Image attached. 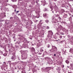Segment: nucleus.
Returning <instances> with one entry per match:
<instances>
[{
    "label": "nucleus",
    "instance_id": "59",
    "mask_svg": "<svg viewBox=\"0 0 73 73\" xmlns=\"http://www.w3.org/2000/svg\"><path fill=\"white\" fill-rule=\"evenodd\" d=\"M35 44H36L35 43L34 44H32L31 45H32V46H34L35 45Z\"/></svg>",
    "mask_w": 73,
    "mask_h": 73
},
{
    "label": "nucleus",
    "instance_id": "58",
    "mask_svg": "<svg viewBox=\"0 0 73 73\" xmlns=\"http://www.w3.org/2000/svg\"><path fill=\"white\" fill-rule=\"evenodd\" d=\"M64 41H65V40L61 41V42H62H62H64Z\"/></svg>",
    "mask_w": 73,
    "mask_h": 73
},
{
    "label": "nucleus",
    "instance_id": "41",
    "mask_svg": "<svg viewBox=\"0 0 73 73\" xmlns=\"http://www.w3.org/2000/svg\"><path fill=\"white\" fill-rule=\"evenodd\" d=\"M39 35L40 36H42L43 35V34L42 33H39Z\"/></svg>",
    "mask_w": 73,
    "mask_h": 73
},
{
    "label": "nucleus",
    "instance_id": "19",
    "mask_svg": "<svg viewBox=\"0 0 73 73\" xmlns=\"http://www.w3.org/2000/svg\"><path fill=\"white\" fill-rule=\"evenodd\" d=\"M32 61H33V60L31 58H29L27 61V62H28V63L31 62H32Z\"/></svg>",
    "mask_w": 73,
    "mask_h": 73
},
{
    "label": "nucleus",
    "instance_id": "16",
    "mask_svg": "<svg viewBox=\"0 0 73 73\" xmlns=\"http://www.w3.org/2000/svg\"><path fill=\"white\" fill-rule=\"evenodd\" d=\"M1 48L4 49L5 50H6V45H5V44H3L2 46L1 45Z\"/></svg>",
    "mask_w": 73,
    "mask_h": 73
},
{
    "label": "nucleus",
    "instance_id": "55",
    "mask_svg": "<svg viewBox=\"0 0 73 73\" xmlns=\"http://www.w3.org/2000/svg\"><path fill=\"white\" fill-rule=\"evenodd\" d=\"M63 54H64L65 55H66V52H64V53H63Z\"/></svg>",
    "mask_w": 73,
    "mask_h": 73
},
{
    "label": "nucleus",
    "instance_id": "64",
    "mask_svg": "<svg viewBox=\"0 0 73 73\" xmlns=\"http://www.w3.org/2000/svg\"><path fill=\"white\" fill-rule=\"evenodd\" d=\"M19 11H17L16 13H19Z\"/></svg>",
    "mask_w": 73,
    "mask_h": 73
},
{
    "label": "nucleus",
    "instance_id": "33",
    "mask_svg": "<svg viewBox=\"0 0 73 73\" xmlns=\"http://www.w3.org/2000/svg\"><path fill=\"white\" fill-rule=\"evenodd\" d=\"M65 62L66 64H68L69 63V61H68V60H66Z\"/></svg>",
    "mask_w": 73,
    "mask_h": 73
},
{
    "label": "nucleus",
    "instance_id": "53",
    "mask_svg": "<svg viewBox=\"0 0 73 73\" xmlns=\"http://www.w3.org/2000/svg\"><path fill=\"white\" fill-rule=\"evenodd\" d=\"M62 35H60L59 36V38H62Z\"/></svg>",
    "mask_w": 73,
    "mask_h": 73
},
{
    "label": "nucleus",
    "instance_id": "14",
    "mask_svg": "<svg viewBox=\"0 0 73 73\" xmlns=\"http://www.w3.org/2000/svg\"><path fill=\"white\" fill-rule=\"evenodd\" d=\"M40 11L37 10L36 12V18H39L40 17Z\"/></svg>",
    "mask_w": 73,
    "mask_h": 73
},
{
    "label": "nucleus",
    "instance_id": "40",
    "mask_svg": "<svg viewBox=\"0 0 73 73\" xmlns=\"http://www.w3.org/2000/svg\"><path fill=\"white\" fill-rule=\"evenodd\" d=\"M49 51L50 53H53V50H52V48Z\"/></svg>",
    "mask_w": 73,
    "mask_h": 73
},
{
    "label": "nucleus",
    "instance_id": "17",
    "mask_svg": "<svg viewBox=\"0 0 73 73\" xmlns=\"http://www.w3.org/2000/svg\"><path fill=\"white\" fill-rule=\"evenodd\" d=\"M65 12V11L64 10L62 9L61 10V11H60V15H63L64 13Z\"/></svg>",
    "mask_w": 73,
    "mask_h": 73
},
{
    "label": "nucleus",
    "instance_id": "18",
    "mask_svg": "<svg viewBox=\"0 0 73 73\" xmlns=\"http://www.w3.org/2000/svg\"><path fill=\"white\" fill-rule=\"evenodd\" d=\"M29 68H32V67H33L34 66V64H33V63H31L29 64Z\"/></svg>",
    "mask_w": 73,
    "mask_h": 73
},
{
    "label": "nucleus",
    "instance_id": "37",
    "mask_svg": "<svg viewBox=\"0 0 73 73\" xmlns=\"http://www.w3.org/2000/svg\"><path fill=\"white\" fill-rule=\"evenodd\" d=\"M33 73H35V72H36V70L35 69H33L32 70Z\"/></svg>",
    "mask_w": 73,
    "mask_h": 73
},
{
    "label": "nucleus",
    "instance_id": "36",
    "mask_svg": "<svg viewBox=\"0 0 73 73\" xmlns=\"http://www.w3.org/2000/svg\"><path fill=\"white\" fill-rule=\"evenodd\" d=\"M5 68V64H3V66H1V68L3 69V68Z\"/></svg>",
    "mask_w": 73,
    "mask_h": 73
},
{
    "label": "nucleus",
    "instance_id": "24",
    "mask_svg": "<svg viewBox=\"0 0 73 73\" xmlns=\"http://www.w3.org/2000/svg\"><path fill=\"white\" fill-rule=\"evenodd\" d=\"M43 16L44 17H46V18H48V17H47V14L46 13L43 14Z\"/></svg>",
    "mask_w": 73,
    "mask_h": 73
},
{
    "label": "nucleus",
    "instance_id": "60",
    "mask_svg": "<svg viewBox=\"0 0 73 73\" xmlns=\"http://www.w3.org/2000/svg\"><path fill=\"white\" fill-rule=\"evenodd\" d=\"M62 67L63 68H64V65H62Z\"/></svg>",
    "mask_w": 73,
    "mask_h": 73
},
{
    "label": "nucleus",
    "instance_id": "1",
    "mask_svg": "<svg viewBox=\"0 0 73 73\" xmlns=\"http://www.w3.org/2000/svg\"><path fill=\"white\" fill-rule=\"evenodd\" d=\"M19 40H18L17 42L15 43V46L18 48H19V45H20V46H21L22 45V47L24 48H27L28 47V44H26L25 43H24L23 42H22L21 41V37H20V38H19Z\"/></svg>",
    "mask_w": 73,
    "mask_h": 73
},
{
    "label": "nucleus",
    "instance_id": "54",
    "mask_svg": "<svg viewBox=\"0 0 73 73\" xmlns=\"http://www.w3.org/2000/svg\"><path fill=\"white\" fill-rule=\"evenodd\" d=\"M38 1H39L36 0V4L38 3Z\"/></svg>",
    "mask_w": 73,
    "mask_h": 73
},
{
    "label": "nucleus",
    "instance_id": "2",
    "mask_svg": "<svg viewBox=\"0 0 73 73\" xmlns=\"http://www.w3.org/2000/svg\"><path fill=\"white\" fill-rule=\"evenodd\" d=\"M49 6L50 7V8L51 9V11H52L53 13H54V12H55V13H59V12H58L59 10L58 7L56 6L55 7H54V9L55 11H54L53 10V7L51 4V3H50V4L49 5Z\"/></svg>",
    "mask_w": 73,
    "mask_h": 73
},
{
    "label": "nucleus",
    "instance_id": "38",
    "mask_svg": "<svg viewBox=\"0 0 73 73\" xmlns=\"http://www.w3.org/2000/svg\"><path fill=\"white\" fill-rule=\"evenodd\" d=\"M36 6L37 7H39L40 6V5L39 3H37L36 4Z\"/></svg>",
    "mask_w": 73,
    "mask_h": 73
},
{
    "label": "nucleus",
    "instance_id": "8",
    "mask_svg": "<svg viewBox=\"0 0 73 73\" xmlns=\"http://www.w3.org/2000/svg\"><path fill=\"white\" fill-rule=\"evenodd\" d=\"M51 69V68L50 67H47L46 68H43L41 69V70L43 72H48Z\"/></svg>",
    "mask_w": 73,
    "mask_h": 73
},
{
    "label": "nucleus",
    "instance_id": "50",
    "mask_svg": "<svg viewBox=\"0 0 73 73\" xmlns=\"http://www.w3.org/2000/svg\"><path fill=\"white\" fill-rule=\"evenodd\" d=\"M46 29H49V27H48V26H46Z\"/></svg>",
    "mask_w": 73,
    "mask_h": 73
},
{
    "label": "nucleus",
    "instance_id": "29",
    "mask_svg": "<svg viewBox=\"0 0 73 73\" xmlns=\"http://www.w3.org/2000/svg\"><path fill=\"white\" fill-rule=\"evenodd\" d=\"M22 31V29H20L19 28H18L17 29V31H18V32H21V31Z\"/></svg>",
    "mask_w": 73,
    "mask_h": 73
},
{
    "label": "nucleus",
    "instance_id": "7",
    "mask_svg": "<svg viewBox=\"0 0 73 73\" xmlns=\"http://www.w3.org/2000/svg\"><path fill=\"white\" fill-rule=\"evenodd\" d=\"M62 7H64L67 9H70L72 8V6L69 3H66L65 5H62Z\"/></svg>",
    "mask_w": 73,
    "mask_h": 73
},
{
    "label": "nucleus",
    "instance_id": "12",
    "mask_svg": "<svg viewBox=\"0 0 73 73\" xmlns=\"http://www.w3.org/2000/svg\"><path fill=\"white\" fill-rule=\"evenodd\" d=\"M52 50L53 52H56L57 51V49L56 47L53 45H52Z\"/></svg>",
    "mask_w": 73,
    "mask_h": 73
},
{
    "label": "nucleus",
    "instance_id": "56",
    "mask_svg": "<svg viewBox=\"0 0 73 73\" xmlns=\"http://www.w3.org/2000/svg\"><path fill=\"white\" fill-rule=\"evenodd\" d=\"M34 22L35 23H36V22H37L38 21V20H34Z\"/></svg>",
    "mask_w": 73,
    "mask_h": 73
},
{
    "label": "nucleus",
    "instance_id": "31",
    "mask_svg": "<svg viewBox=\"0 0 73 73\" xmlns=\"http://www.w3.org/2000/svg\"><path fill=\"white\" fill-rule=\"evenodd\" d=\"M3 40H4L5 42H7V38H3Z\"/></svg>",
    "mask_w": 73,
    "mask_h": 73
},
{
    "label": "nucleus",
    "instance_id": "51",
    "mask_svg": "<svg viewBox=\"0 0 73 73\" xmlns=\"http://www.w3.org/2000/svg\"><path fill=\"white\" fill-rule=\"evenodd\" d=\"M61 70H58L57 71L58 73H61V72L60 71Z\"/></svg>",
    "mask_w": 73,
    "mask_h": 73
},
{
    "label": "nucleus",
    "instance_id": "6",
    "mask_svg": "<svg viewBox=\"0 0 73 73\" xmlns=\"http://www.w3.org/2000/svg\"><path fill=\"white\" fill-rule=\"evenodd\" d=\"M19 37H21V40H23V41L22 42H23V43H25L26 44H27L26 43H29V42H30V41H28L25 38L23 37V35H19Z\"/></svg>",
    "mask_w": 73,
    "mask_h": 73
},
{
    "label": "nucleus",
    "instance_id": "52",
    "mask_svg": "<svg viewBox=\"0 0 73 73\" xmlns=\"http://www.w3.org/2000/svg\"><path fill=\"white\" fill-rule=\"evenodd\" d=\"M60 35H64V34L63 33H61L60 34Z\"/></svg>",
    "mask_w": 73,
    "mask_h": 73
},
{
    "label": "nucleus",
    "instance_id": "44",
    "mask_svg": "<svg viewBox=\"0 0 73 73\" xmlns=\"http://www.w3.org/2000/svg\"><path fill=\"white\" fill-rule=\"evenodd\" d=\"M5 24H8L9 23L8 21L7 20L5 21Z\"/></svg>",
    "mask_w": 73,
    "mask_h": 73
},
{
    "label": "nucleus",
    "instance_id": "35",
    "mask_svg": "<svg viewBox=\"0 0 73 73\" xmlns=\"http://www.w3.org/2000/svg\"><path fill=\"white\" fill-rule=\"evenodd\" d=\"M45 22L46 23H47V24H48V23H49V20H45Z\"/></svg>",
    "mask_w": 73,
    "mask_h": 73
},
{
    "label": "nucleus",
    "instance_id": "4",
    "mask_svg": "<svg viewBox=\"0 0 73 73\" xmlns=\"http://www.w3.org/2000/svg\"><path fill=\"white\" fill-rule=\"evenodd\" d=\"M48 37L49 38L50 41H58V40H54L51 39V38L52 37V36H53V32H52V31H48Z\"/></svg>",
    "mask_w": 73,
    "mask_h": 73
},
{
    "label": "nucleus",
    "instance_id": "34",
    "mask_svg": "<svg viewBox=\"0 0 73 73\" xmlns=\"http://www.w3.org/2000/svg\"><path fill=\"white\" fill-rule=\"evenodd\" d=\"M52 60L50 61H49L48 62V64H52Z\"/></svg>",
    "mask_w": 73,
    "mask_h": 73
},
{
    "label": "nucleus",
    "instance_id": "32",
    "mask_svg": "<svg viewBox=\"0 0 73 73\" xmlns=\"http://www.w3.org/2000/svg\"><path fill=\"white\" fill-rule=\"evenodd\" d=\"M46 47H47L48 48H49L50 47V45L48 44L47 45Z\"/></svg>",
    "mask_w": 73,
    "mask_h": 73
},
{
    "label": "nucleus",
    "instance_id": "63",
    "mask_svg": "<svg viewBox=\"0 0 73 73\" xmlns=\"http://www.w3.org/2000/svg\"><path fill=\"white\" fill-rule=\"evenodd\" d=\"M11 1H12L13 2H15V1H16L15 0H11Z\"/></svg>",
    "mask_w": 73,
    "mask_h": 73
},
{
    "label": "nucleus",
    "instance_id": "13",
    "mask_svg": "<svg viewBox=\"0 0 73 73\" xmlns=\"http://www.w3.org/2000/svg\"><path fill=\"white\" fill-rule=\"evenodd\" d=\"M11 48L9 50V51L10 52V53H12L13 52V51H15V47L11 46Z\"/></svg>",
    "mask_w": 73,
    "mask_h": 73
},
{
    "label": "nucleus",
    "instance_id": "46",
    "mask_svg": "<svg viewBox=\"0 0 73 73\" xmlns=\"http://www.w3.org/2000/svg\"><path fill=\"white\" fill-rule=\"evenodd\" d=\"M70 12H71V13H73V10L72 9L70 10Z\"/></svg>",
    "mask_w": 73,
    "mask_h": 73
},
{
    "label": "nucleus",
    "instance_id": "49",
    "mask_svg": "<svg viewBox=\"0 0 73 73\" xmlns=\"http://www.w3.org/2000/svg\"><path fill=\"white\" fill-rule=\"evenodd\" d=\"M58 19H59V20H62L61 19V17H58Z\"/></svg>",
    "mask_w": 73,
    "mask_h": 73
},
{
    "label": "nucleus",
    "instance_id": "39",
    "mask_svg": "<svg viewBox=\"0 0 73 73\" xmlns=\"http://www.w3.org/2000/svg\"><path fill=\"white\" fill-rule=\"evenodd\" d=\"M44 11H48V8H45L44 9Z\"/></svg>",
    "mask_w": 73,
    "mask_h": 73
},
{
    "label": "nucleus",
    "instance_id": "48",
    "mask_svg": "<svg viewBox=\"0 0 73 73\" xmlns=\"http://www.w3.org/2000/svg\"><path fill=\"white\" fill-rule=\"evenodd\" d=\"M70 20H72V17H70L69 18V21H70Z\"/></svg>",
    "mask_w": 73,
    "mask_h": 73
},
{
    "label": "nucleus",
    "instance_id": "47",
    "mask_svg": "<svg viewBox=\"0 0 73 73\" xmlns=\"http://www.w3.org/2000/svg\"><path fill=\"white\" fill-rule=\"evenodd\" d=\"M21 73H26L25 71V70H23L21 72Z\"/></svg>",
    "mask_w": 73,
    "mask_h": 73
},
{
    "label": "nucleus",
    "instance_id": "42",
    "mask_svg": "<svg viewBox=\"0 0 73 73\" xmlns=\"http://www.w3.org/2000/svg\"><path fill=\"white\" fill-rule=\"evenodd\" d=\"M38 29H40V28H41V26L38 25Z\"/></svg>",
    "mask_w": 73,
    "mask_h": 73
},
{
    "label": "nucleus",
    "instance_id": "43",
    "mask_svg": "<svg viewBox=\"0 0 73 73\" xmlns=\"http://www.w3.org/2000/svg\"><path fill=\"white\" fill-rule=\"evenodd\" d=\"M3 51H1V50H0V54H3Z\"/></svg>",
    "mask_w": 73,
    "mask_h": 73
},
{
    "label": "nucleus",
    "instance_id": "30",
    "mask_svg": "<svg viewBox=\"0 0 73 73\" xmlns=\"http://www.w3.org/2000/svg\"><path fill=\"white\" fill-rule=\"evenodd\" d=\"M70 28H73V24L72 23H70Z\"/></svg>",
    "mask_w": 73,
    "mask_h": 73
},
{
    "label": "nucleus",
    "instance_id": "57",
    "mask_svg": "<svg viewBox=\"0 0 73 73\" xmlns=\"http://www.w3.org/2000/svg\"><path fill=\"white\" fill-rule=\"evenodd\" d=\"M58 32H57L56 33V34L57 35H59V32L58 31Z\"/></svg>",
    "mask_w": 73,
    "mask_h": 73
},
{
    "label": "nucleus",
    "instance_id": "61",
    "mask_svg": "<svg viewBox=\"0 0 73 73\" xmlns=\"http://www.w3.org/2000/svg\"><path fill=\"white\" fill-rule=\"evenodd\" d=\"M10 20H12L13 19V17H11L10 18Z\"/></svg>",
    "mask_w": 73,
    "mask_h": 73
},
{
    "label": "nucleus",
    "instance_id": "10",
    "mask_svg": "<svg viewBox=\"0 0 73 73\" xmlns=\"http://www.w3.org/2000/svg\"><path fill=\"white\" fill-rule=\"evenodd\" d=\"M52 20H53V21L54 23V24L55 26L56 25H60V24L59 23H58V22L57 21V19L56 18H54V17H53L52 18Z\"/></svg>",
    "mask_w": 73,
    "mask_h": 73
},
{
    "label": "nucleus",
    "instance_id": "21",
    "mask_svg": "<svg viewBox=\"0 0 73 73\" xmlns=\"http://www.w3.org/2000/svg\"><path fill=\"white\" fill-rule=\"evenodd\" d=\"M57 68H56V70H61V68L60 67H57Z\"/></svg>",
    "mask_w": 73,
    "mask_h": 73
},
{
    "label": "nucleus",
    "instance_id": "62",
    "mask_svg": "<svg viewBox=\"0 0 73 73\" xmlns=\"http://www.w3.org/2000/svg\"><path fill=\"white\" fill-rule=\"evenodd\" d=\"M12 65H15V63H13L12 64Z\"/></svg>",
    "mask_w": 73,
    "mask_h": 73
},
{
    "label": "nucleus",
    "instance_id": "26",
    "mask_svg": "<svg viewBox=\"0 0 73 73\" xmlns=\"http://www.w3.org/2000/svg\"><path fill=\"white\" fill-rule=\"evenodd\" d=\"M70 66H71V68H70V69H72V70H73V64H71Z\"/></svg>",
    "mask_w": 73,
    "mask_h": 73
},
{
    "label": "nucleus",
    "instance_id": "28",
    "mask_svg": "<svg viewBox=\"0 0 73 73\" xmlns=\"http://www.w3.org/2000/svg\"><path fill=\"white\" fill-rule=\"evenodd\" d=\"M41 46V45H40V43H37V48H38V47H39V46Z\"/></svg>",
    "mask_w": 73,
    "mask_h": 73
},
{
    "label": "nucleus",
    "instance_id": "27",
    "mask_svg": "<svg viewBox=\"0 0 73 73\" xmlns=\"http://www.w3.org/2000/svg\"><path fill=\"white\" fill-rule=\"evenodd\" d=\"M12 7L13 8H14L15 9V8H17V5H13Z\"/></svg>",
    "mask_w": 73,
    "mask_h": 73
},
{
    "label": "nucleus",
    "instance_id": "23",
    "mask_svg": "<svg viewBox=\"0 0 73 73\" xmlns=\"http://www.w3.org/2000/svg\"><path fill=\"white\" fill-rule=\"evenodd\" d=\"M31 3L32 4H33V5H34V4H35V3H36V2L35 1L33 0L31 1Z\"/></svg>",
    "mask_w": 73,
    "mask_h": 73
},
{
    "label": "nucleus",
    "instance_id": "22",
    "mask_svg": "<svg viewBox=\"0 0 73 73\" xmlns=\"http://www.w3.org/2000/svg\"><path fill=\"white\" fill-rule=\"evenodd\" d=\"M68 17V15L67 14H64L63 15V18H66Z\"/></svg>",
    "mask_w": 73,
    "mask_h": 73
},
{
    "label": "nucleus",
    "instance_id": "20",
    "mask_svg": "<svg viewBox=\"0 0 73 73\" xmlns=\"http://www.w3.org/2000/svg\"><path fill=\"white\" fill-rule=\"evenodd\" d=\"M18 3H19V4H20H20H21L22 5V4H23V1L22 0H19L18 1Z\"/></svg>",
    "mask_w": 73,
    "mask_h": 73
},
{
    "label": "nucleus",
    "instance_id": "5",
    "mask_svg": "<svg viewBox=\"0 0 73 73\" xmlns=\"http://www.w3.org/2000/svg\"><path fill=\"white\" fill-rule=\"evenodd\" d=\"M29 49L31 52L33 53L32 55H30V56H31V58H33L34 57L35 54H36V52H35V48L34 47H31L29 48Z\"/></svg>",
    "mask_w": 73,
    "mask_h": 73
},
{
    "label": "nucleus",
    "instance_id": "25",
    "mask_svg": "<svg viewBox=\"0 0 73 73\" xmlns=\"http://www.w3.org/2000/svg\"><path fill=\"white\" fill-rule=\"evenodd\" d=\"M36 16H35L34 15L33 16L32 19H33V20H35L36 19Z\"/></svg>",
    "mask_w": 73,
    "mask_h": 73
},
{
    "label": "nucleus",
    "instance_id": "45",
    "mask_svg": "<svg viewBox=\"0 0 73 73\" xmlns=\"http://www.w3.org/2000/svg\"><path fill=\"white\" fill-rule=\"evenodd\" d=\"M3 56H6L7 55V53H5L3 54Z\"/></svg>",
    "mask_w": 73,
    "mask_h": 73
},
{
    "label": "nucleus",
    "instance_id": "3",
    "mask_svg": "<svg viewBox=\"0 0 73 73\" xmlns=\"http://www.w3.org/2000/svg\"><path fill=\"white\" fill-rule=\"evenodd\" d=\"M21 52L22 54L21 56V58L22 60H25L27 58V54L26 53V51L21 50Z\"/></svg>",
    "mask_w": 73,
    "mask_h": 73
},
{
    "label": "nucleus",
    "instance_id": "15",
    "mask_svg": "<svg viewBox=\"0 0 73 73\" xmlns=\"http://www.w3.org/2000/svg\"><path fill=\"white\" fill-rule=\"evenodd\" d=\"M63 32H65L66 34H68V30L67 29H65L64 28H63L62 29Z\"/></svg>",
    "mask_w": 73,
    "mask_h": 73
},
{
    "label": "nucleus",
    "instance_id": "9",
    "mask_svg": "<svg viewBox=\"0 0 73 73\" xmlns=\"http://www.w3.org/2000/svg\"><path fill=\"white\" fill-rule=\"evenodd\" d=\"M57 25L56 26L55 25L56 27V28L57 32H60V31L62 32V29H63L64 28L62 27L61 25Z\"/></svg>",
    "mask_w": 73,
    "mask_h": 73
},
{
    "label": "nucleus",
    "instance_id": "11",
    "mask_svg": "<svg viewBox=\"0 0 73 73\" xmlns=\"http://www.w3.org/2000/svg\"><path fill=\"white\" fill-rule=\"evenodd\" d=\"M16 52H13L12 54L13 56L11 57V59L12 61H15L16 59V56H15V54Z\"/></svg>",
    "mask_w": 73,
    "mask_h": 73
}]
</instances>
